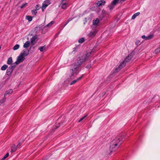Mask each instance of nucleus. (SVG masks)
Listing matches in <instances>:
<instances>
[{
  "instance_id": "nucleus-23",
  "label": "nucleus",
  "mask_w": 160,
  "mask_h": 160,
  "mask_svg": "<svg viewBox=\"0 0 160 160\" xmlns=\"http://www.w3.org/2000/svg\"><path fill=\"white\" fill-rule=\"evenodd\" d=\"M84 41V38H81L79 39L78 42L79 43H82Z\"/></svg>"
},
{
  "instance_id": "nucleus-5",
  "label": "nucleus",
  "mask_w": 160,
  "mask_h": 160,
  "mask_svg": "<svg viewBox=\"0 0 160 160\" xmlns=\"http://www.w3.org/2000/svg\"><path fill=\"white\" fill-rule=\"evenodd\" d=\"M132 57V55L131 54L129 55L122 62L123 63H125L126 64V62H129L131 61V59Z\"/></svg>"
},
{
  "instance_id": "nucleus-35",
  "label": "nucleus",
  "mask_w": 160,
  "mask_h": 160,
  "mask_svg": "<svg viewBox=\"0 0 160 160\" xmlns=\"http://www.w3.org/2000/svg\"><path fill=\"white\" fill-rule=\"evenodd\" d=\"M83 75H84V74H82V76L81 77H79L78 78L76 79L77 80V81L78 82L79 80H80L83 77Z\"/></svg>"
},
{
  "instance_id": "nucleus-29",
  "label": "nucleus",
  "mask_w": 160,
  "mask_h": 160,
  "mask_svg": "<svg viewBox=\"0 0 160 160\" xmlns=\"http://www.w3.org/2000/svg\"><path fill=\"white\" fill-rule=\"evenodd\" d=\"M44 3H45L48 6L50 4V2L49 0H46L44 2Z\"/></svg>"
},
{
  "instance_id": "nucleus-45",
  "label": "nucleus",
  "mask_w": 160,
  "mask_h": 160,
  "mask_svg": "<svg viewBox=\"0 0 160 160\" xmlns=\"http://www.w3.org/2000/svg\"><path fill=\"white\" fill-rule=\"evenodd\" d=\"M68 22L67 21V22L66 23L64 24V25L63 27V28L68 23Z\"/></svg>"
},
{
  "instance_id": "nucleus-31",
  "label": "nucleus",
  "mask_w": 160,
  "mask_h": 160,
  "mask_svg": "<svg viewBox=\"0 0 160 160\" xmlns=\"http://www.w3.org/2000/svg\"><path fill=\"white\" fill-rule=\"evenodd\" d=\"M63 122H61V123L58 122V125H57L56 126H55V127H56V128H55V129H56L58 127H59V126H60V125H62L63 123Z\"/></svg>"
},
{
  "instance_id": "nucleus-24",
  "label": "nucleus",
  "mask_w": 160,
  "mask_h": 160,
  "mask_svg": "<svg viewBox=\"0 0 160 160\" xmlns=\"http://www.w3.org/2000/svg\"><path fill=\"white\" fill-rule=\"evenodd\" d=\"M20 46L18 44L16 45L13 48V49L14 50L18 49L19 48Z\"/></svg>"
},
{
  "instance_id": "nucleus-40",
  "label": "nucleus",
  "mask_w": 160,
  "mask_h": 160,
  "mask_svg": "<svg viewBox=\"0 0 160 160\" xmlns=\"http://www.w3.org/2000/svg\"><path fill=\"white\" fill-rule=\"evenodd\" d=\"M114 5H112V4H111V5H110V9H112L113 8L114 6H113Z\"/></svg>"
},
{
  "instance_id": "nucleus-34",
  "label": "nucleus",
  "mask_w": 160,
  "mask_h": 160,
  "mask_svg": "<svg viewBox=\"0 0 160 160\" xmlns=\"http://www.w3.org/2000/svg\"><path fill=\"white\" fill-rule=\"evenodd\" d=\"M78 81H77V80L76 79V80H74L70 84V85H72V84H73L75 83L76 82H77Z\"/></svg>"
},
{
  "instance_id": "nucleus-6",
  "label": "nucleus",
  "mask_w": 160,
  "mask_h": 160,
  "mask_svg": "<svg viewBox=\"0 0 160 160\" xmlns=\"http://www.w3.org/2000/svg\"><path fill=\"white\" fill-rule=\"evenodd\" d=\"M12 66H9L8 68L7 69L6 73L7 75L8 76L11 75L13 70V69L12 68Z\"/></svg>"
},
{
  "instance_id": "nucleus-28",
  "label": "nucleus",
  "mask_w": 160,
  "mask_h": 160,
  "mask_svg": "<svg viewBox=\"0 0 160 160\" xmlns=\"http://www.w3.org/2000/svg\"><path fill=\"white\" fill-rule=\"evenodd\" d=\"M9 155V153L8 152L4 156V157L1 160H4L7 157H8Z\"/></svg>"
},
{
  "instance_id": "nucleus-19",
  "label": "nucleus",
  "mask_w": 160,
  "mask_h": 160,
  "mask_svg": "<svg viewBox=\"0 0 160 160\" xmlns=\"http://www.w3.org/2000/svg\"><path fill=\"white\" fill-rule=\"evenodd\" d=\"M99 21L98 18H97L95 20L93 21V24L94 25H97Z\"/></svg>"
},
{
  "instance_id": "nucleus-9",
  "label": "nucleus",
  "mask_w": 160,
  "mask_h": 160,
  "mask_svg": "<svg viewBox=\"0 0 160 160\" xmlns=\"http://www.w3.org/2000/svg\"><path fill=\"white\" fill-rule=\"evenodd\" d=\"M68 6V3H64L61 5V8L62 9H66Z\"/></svg>"
},
{
  "instance_id": "nucleus-10",
  "label": "nucleus",
  "mask_w": 160,
  "mask_h": 160,
  "mask_svg": "<svg viewBox=\"0 0 160 160\" xmlns=\"http://www.w3.org/2000/svg\"><path fill=\"white\" fill-rule=\"evenodd\" d=\"M11 153L15 152L17 150V147L15 144H13L11 147Z\"/></svg>"
},
{
  "instance_id": "nucleus-37",
  "label": "nucleus",
  "mask_w": 160,
  "mask_h": 160,
  "mask_svg": "<svg viewBox=\"0 0 160 160\" xmlns=\"http://www.w3.org/2000/svg\"><path fill=\"white\" fill-rule=\"evenodd\" d=\"M16 65V64L15 65L14 63H13L10 66H12V68L14 70Z\"/></svg>"
},
{
  "instance_id": "nucleus-27",
  "label": "nucleus",
  "mask_w": 160,
  "mask_h": 160,
  "mask_svg": "<svg viewBox=\"0 0 160 160\" xmlns=\"http://www.w3.org/2000/svg\"><path fill=\"white\" fill-rule=\"evenodd\" d=\"M6 100V98L4 97L0 100V103H2L4 102Z\"/></svg>"
},
{
  "instance_id": "nucleus-41",
  "label": "nucleus",
  "mask_w": 160,
  "mask_h": 160,
  "mask_svg": "<svg viewBox=\"0 0 160 160\" xmlns=\"http://www.w3.org/2000/svg\"><path fill=\"white\" fill-rule=\"evenodd\" d=\"M142 38L146 40V37L145 36V35H143L142 36Z\"/></svg>"
},
{
  "instance_id": "nucleus-33",
  "label": "nucleus",
  "mask_w": 160,
  "mask_h": 160,
  "mask_svg": "<svg viewBox=\"0 0 160 160\" xmlns=\"http://www.w3.org/2000/svg\"><path fill=\"white\" fill-rule=\"evenodd\" d=\"M41 8V6L39 5H37L36 6V9L37 10H39Z\"/></svg>"
},
{
  "instance_id": "nucleus-25",
  "label": "nucleus",
  "mask_w": 160,
  "mask_h": 160,
  "mask_svg": "<svg viewBox=\"0 0 160 160\" xmlns=\"http://www.w3.org/2000/svg\"><path fill=\"white\" fill-rule=\"evenodd\" d=\"M160 52V46L159 47L156 49L154 51V52L155 53H158L159 52Z\"/></svg>"
},
{
  "instance_id": "nucleus-14",
  "label": "nucleus",
  "mask_w": 160,
  "mask_h": 160,
  "mask_svg": "<svg viewBox=\"0 0 160 160\" xmlns=\"http://www.w3.org/2000/svg\"><path fill=\"white\" fill-rule=\"evenodd\" d=\"M96 31H94L93 32H91L89 34L88 36L90 37H94L96 34Z\"/></svg>"
},
{
  "instance_id": "nucleus-38",
  "label": "nucleus",
  "mask_w": 160,
  "mask_h": 160,
  "mask_svg": "<svg viewBox=\"0 0 160 160\" xmlns=\"http://www.w3.org/2000/svg\"><path fill=\"white\" fill-rule=\"evenodd\" d=\"M140 42L139 40H138L135 42V44L137 45H138L140 44Z\"/></svg>"
},
{
  "instance_id": "nucleus-39",
  "label": "nucleus",
  "mask_w": 160,
  "mask_h": 160,
  "mask_svg": "<svg viewBox=\"0 0 160 160\" xmlns=\"http://www.w3.org/2000/svg\"><path fill=\"white\" fill-rule=\"evenodd\" d=\"M88 114H86L83 116L81 118L82 119V120H83L87 116Z\"/></svg>"
},
{
  "instance_id": "nucleus-1",
  "label": "nucleus",
  "mask_w": 160,
  "mask_h": 160,
  "mask_svg": "<svg viewBox=\"0 0 160 160\" xmlns=\"http://www.w3.org/2000/svg\"><path fill=\"white\" fill-rule=\"evenodd\" d=\"M94 55V52L92 51L87 52V53L84 54L81 57H80L77 59V62L72 63L71 65V69L70 70L71 75L70 76L71 79H73L78 73V68L85 62L87 60L89 59Z\"/></svg>"
},
{
  "instance_id": "nucleus-43",
  "label": "nucleus",
  "mask_w": 160,
  "mask_h": 160,
  "mask_svg": "<svg viewBox=\"0 0 160 160\" xmlns=\"http://www.w3.org/2000/svg\"><path fill=\"white\" fill-rule=\"evenodd\" d=\"M20 143H19L18 145H17V147H17V148H19V147H20Z\"/></svg>"
},
{
  "instance_id": "nucleus-7",
  "label": "nucleus",
  "mask_w": 160,
  "mask_h": 160,
  "mask_svg": "<svg viewBox=\"0 0 160 160\" xmlns=\"http://www.w3.org/2000/svg\"><path fill=\"white\" fill-rule=\"evenodd\" d=\"M106 2L103 0L98 1L97 2V5L98 7L102 6L105 5Z\"/></svg>"
},
{
  "instance_id": "nucleus-17",
  "label": "nucleus",
  "mask_w": 160,
  "mask_h": 160,
  "mask_svg": "<svg viewBox=\"0 0 160 160\" xmlns=\"http://www.w3.org/2000/svg\"><path fill=\"white\" fill-rule=\"evenodd\" d=\"M153 34H152V35L151 34V35H150L149 36L146 37V40H147L151 39L153 38Z\"/></svg>"
},
{
  "instance_id": "nucleus-16",
  "label": "nucleus",
  "mask_w": 160,
  "mask_h": 160,
  "mask_svg": "<svg viewBox=\"0 0 160 160\" xmlns=\"http://www.w3.org/2000/svg\"><path fill=\"white\" fill-rule=\"evenodd\" d=\"M140 14V12H138L134 14L132 17V19H134L136 17L138 16Z\"/></svg>"
},
{
  "instance_id": "nucleus-3",
  "label": "nucleus",
  "mask_w": 160,
  "mask_h": 160,
  "mask_svg": "<svg viewBox=\"0 0 160 160\" xmlns=\"http://www.w3.org/2000/svg\"><path fill=\"white\" fill-rule=\"evenodd\" d=\"M31 48H30L28 50L27 52V49H24L22 51L18 57L17 60L15 63L16 64L18 65L24 60L25 59L24 57L28 55Z\"/></svg>"
},
{
  "instance_id": "nucleus-46",
  "label": "nucleus",
  "mask_w": 160,
  "mask_h": 160,
  "mask_svg": "<svg viewBox=\"0 0 160 160\" xmlns=\"http://www.w3.org/2000/svg\"><path fill=\"white\" fill-rule=\"evenodd\" d=\"M125 0H121L120 2L122 3L123 2H124Z\"/></svg>"
},
{
  "instance_id": "nucleus-36",
  "label": "nucleus",
  "mask_w": 160,
  "mask_h": 160,
  "mask_svg": "<svg viewBox=\"0 0 160 160\" xmlns=\"http://www.w3.org/2000/svg\"><path fill=\"white\" fill-rule=\"evenodd\" d=\"M37 12L36 9L32 11V14H34L35 15H36Z\"/></svg>"
},
{
  "instance_id": "nucleus-8",
  "label": "nucleus",
  "mask_w": 160,
  "mask_h": 160,
  "mask_svg": "<svg viewBox=\"0 0 160 160\" xmlns=\"http://www.w3.org/2000/svg\"><path fill=\"white\" fill-rule=\"evenodd\" d=\"M37 38V37L36 36L32 37L31 39V43L33 45L34 44V42L35 41Z\"/></svg>"
},
{
  "instance_id": "nucleus-15",
  "label": "nucleus",
  "mask_w": 160,
  "mask_h": 160,
  "mask_svg": "<svg viewBox=\"0 0 160 160\" xmlns=\"http://www.w3.org/2000/svg\"><path fill=\"white\" fill-rule=\"evenodd\" d=\"M48 6L45 3H44V2L43 3L42 7V12L44 11V9H45Z\"/></svg>"
},
{
  "instance_id": "nucleus-26",
  "label": "nucleus",
  "mask_w": 160,
  "mask_h": 160,
  "mask_svg": "<svg viewBox=\"0 0 160 160\" xmlns=\"http://www.w3.org/2000/svg\"><path fill=\"white\" fill-rule=\"evenodd\" d=\"M79 47L78 46H77L76 47L73 48V50L72 52V53L75 52H77L78 51V49Z\"/></svg>"
},
{
  "instance_id": "nucleus-48",
  "label": "nucleus",
  "mask_w": 160,
  "mask_h": 160,
  "mask_svg": "<svg viewBox=\"0 0 160 160\" xmlns=\"http://www.w3.org/2000/svg\"><path fill=\"white\" fill-rule=\"evenodd\" d=\"M82 119L81 118L78 121V122H81V121H82Z\"/></svg>"
},
{
  "instance_id": "nucleus-4",
  "label": "nucleus",
  "mask_w": 160,
  "mask_h": 160,
  "mask_svg": "<svg viewBox=\"0 0 160 160\" xmlns=\"http://www.w3.org/2000/svg\"><path fill=\"white\" fill-rule=\"evenodd\" d=\"M125 66V63H123L122 62L121 63L118 67L116 68V72H119L122 68Z\"/></svg>"
},
{
  "instance_id": "nucleus-47",
  "label": "nucleus",
  "mask_w": 160,
  "mask_h": 160,
  "mask_svg": "<svg viewBox=\"0 0 160 160\" xmlns=\"http://www.w3.org/2000/svg\"><path fill=\"white\" fill-rule=\"evenodd\" d=\"M82 119L81 118L78 121V122H81V121H82Z\"/></svg>"
},
{
  "instance_id": "nucleus-22",
  "label": "nucleus",
  "mask_w": 160,
  "mask_h": 160,
  "mask_svg": "<svg viewBox=\"0 0 160 160\" xmlns=\"http://www.w3.org/2000/svg\"><path fill=\"white\" fill-rule=\"evenodd\" d=\"M119 0H114L112 2L111 4L115 5L118 3Z\"/></svg>"
},
{
  "instance_id": "nucleus-49",
  "label": "nucleus",
  "mask_w": 160,
  "mask_h": 160,
  "mask_svg": "<svg viewBox=\"0 0 160 160\" xmlns=\"http://www.w3.org/2000/svg\"><path fill=\"white\" fill-rule=\"evenodd\" d=\"M106 92H103V96H104L106 93Z\"/></svg>"
},
{
  "instance_id": "nucleus-20",
  "label": "nucleus",
  "mask_w": 160,
  "mask_h": 160,
  "mask_svg": "<svg viewBox=\"0 0 160 160\" xmlns=\"http://www.w3.org/2000/svg\"><path fill=\"white\" fill-rule=\"evenodd\" d=\"M8 67L7 65L6 64L4 65L3 66L1 67V69L2 70H5Z\"/></svg>"
},
{
  "instance_id": "nucleus-30",
  "label": "nucleus",
  "mask_w": 160,
  "mask_h": 160,
  "mask_svg": "<svg viewBox=\"0 0 160 160\" xmlns=\"http://www.w3.org/2000/svg\"><path fill=\"white\" fill-rule=\"evenodd\" d=\"M54 21H52L49 23H48L47 25H46V26H47V27L50 26L54 23Z\"/></svg>"
},
{
  "instance_id": "nucleus-42",
  "label": "nucleus",
  "mask_w": 160,
  "mask_h": 160,
  "mask_svg": "<svg viewBox=\"0 0 160 160\" xmlns=\"http://www.w3.org/2000/svg\"><path fill=\"white\" fill-rule=\"evenodd\" d=\"M72 20V18H69L68 20H67V22H69L70 21H71Z\"/></svg>"
},
{
  "instance_id": "nucleus-2",
  "label": "nucleus",
  "mask_w": 160,
  "mask_h": 160,
  "mask_svg": "<svg viewBox=\"0 0 160 160\" xmlns=\"http://www.w3.org/2000/svg\"><path fill=\"white\" fill-rule=\"evenodd\" d=\"M124 140L125 137L124 135L118 136L111 143L110 146V151L111 152L116 151Z\"/></svg>"
},
{
  "instance_id": "nucleus-32",
  "label": "nucleus",
  "mask_w": 160,
  "mask_h": 160,
  "mask_svg": "<svg viewBox=\"0 0 160 160\" xmlns=\"http://www.w3.org/2000/svg\"><path fill=\"white\" fill-rule=\"evenodd\" d=\"M27 3H25L24 4H23L21 7V8L22 9L25 7L27 5Z\"/></svg>"
},
{
  "instance_id": "nucleus-44",
  "label": "nucleus",
  "mask_w": 160,
  "mask_h": 160,
  "mask_svg": "<svg viewBox=\"0 0 160 160\" xmlns=\"http://www.w3.org/2000/svg\"><path fill=\"white\" fill-rule=\"evenodd\" d=\"M91 67V66L90 65L89 66L88 65H87V66H86V68H90Z\"/></svg>"
},
{
  "instance_id": "nucleus-12",
  "label": "nucleus",
  "mask_w": 160,
  "mask_h": 160,
  "mask_svg": "<svg viewBox=\"0 0 160 160\" xmlns=\"http://www.w3.org/2000/svg\"><path fill=\"white\" fill-rule=\"evenodd\" d=\"M13 92V90L12 89H9L4 94V97H5V96L8 94H10L12 93Z\"/></svg>"
},
{
  "instance_id": "nucleus-13",
  "label": "nucleus",
  "mask_w": 160,
  "mask_h": 160,
  "mask_svg": "<svg viewBox=\"0 0 160 160\" xmlns=\"http://www.w3.org/2000/svg\"><path fill=\"white\" fill-rule=\"evenodd\" d=\"M12 57H10L9 58L7 62V63L9 65H11L12 64Z\"/></svg>"
},
{
  "instance_id": "nucleus-11",
  "label": "nucleus",
  "mask_w": 160,
  "mask_h": 160,
  "mask_svg": "<svg viewBox=\"0 0 160 160\" xmlns=\"http://www.w3.org/2000/svg\"><path fill=\"white\" fill-rule=\"evenodd\" d=\"M30 45V43L29 41H27L24 44L23 47L25 48H28Z\"/></svg>"
},
{
  "instance_id": "nucleus-21",
  "label": "nucleus",
  "mask_w": 160,
  "mask_h": 160,
  "mask_svg": "<svg viewBox=\"0 0 160 160\" xmlns=\"http://www.w3.org/2000/svg\"><path fill=\"white\" fill-rule=\"evenodd\" d=\"M38 49L40 50L41 52H42L43 50H45L46 48L45 45L43 47H40L38 48Z\"/></svg>"
},
{
  "instance_id": "nucleus-18",
  "label": "nucleus",
  "mask_w": 160,
  "mask_h": 160,
  "mask_svg": "<svg viewBox=\"0 0 160 160\" xmlns=\"http://www.w3.org/2000/svg\"><path fill=\"white\" fill-rule=\"evenodd\" d=\"M26 19L28 20V21L29 22L31 21L32 20V17L30 16H27L26 18Z\"/></svg>"
}]
</instances>
